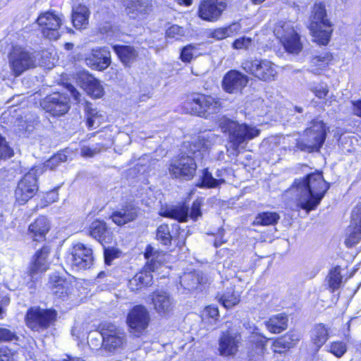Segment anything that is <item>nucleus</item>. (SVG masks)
<instances>
[{"mask_svg": "<svg viewBox=\"0 0 361 361\" xmlns=\"http://www.w3.org/2000/svg\"><path fill=\"white\" fill-rule=\"evenodd\" d=\"M329 185L322 173H312L294 182L293 189L296 192L297 206L307 213L319 204Z\"/></svg>", "mask_w": 361, "mask_h": 361, "instance_id": "f257e3e1", "label": "nucleus"}, {"mask_svg": "<svg viewBox=\"0 0 361 361\" xmlns=\"http://www.w3.org/2000/svg\"><path fill=\"white\" fill-rule=\"evenodd\" d=\"M205 152L204 142L200 138L185 142L180 154L169 166L170 175L176 178L192 179L197 169L196 160L202 159Z\"/></svg>", "mask_w": 361, "mask_h": 361, "instance_id": "f03ea898", "label": "nucleus"}, {"mask_svg": "<svg viewBox=\"0 0 361 361\" xmlns=\"http://www.w3.org/2000/svg\"><path fill=\"white\" fill-rule=\"evenodd\" d=\"M219 127L228 135L227 152L234 157L239 154L240 149L245 148L249 140L257 137L260 133L253 126L239 123L226 118L221 119Z\"/></svg>", "mask_w": 361, "mask_h": 361, "instance_id": "7ed1b4c3", "label": "nucleus"}, {"mask_svg": "<svg viewBox=\"0 0 361 361\" xmlns=\"http://www.w3.org/2000/svg\"><path fill=\"white\" fill-rule=\"evenodd\" d=\"M145 257L147 259L145 270L136 274L128 281V287L132 291L139 290L152 284L151 271H154L160 265L161 260L159 257H162V255L154 247L148 245L145 250Z\"/></svg>", "mask_w": 361, "mask_h": 361, "instance_id": "20e7f679", "label": "nucleus"}, {"mask_svg": "<svg viewBox=\"0 0 361 361\" xmlns=\"http://www.w3.org/2000/svg\"><path fill=\"white\" fill-rule=\"evenodd\" d=\"M326 136V128L323 121L313 119L305 132L303 137L297 141L296 147L305 152L319 151Z\"/></svg>", "mask_w": 361, "mask_h": 361, "instance_id": "39448f33", "label": "nucleus"}, {"mask_svg": "<svg viewBox=\"0 0 361 361\" xmlns=\"http://www.w3.org/2000/svg\"><path fill=\"white\" fill-rule=\"evenodd\" d=\"M310 30L314 41L323 45L328 44L331 34V23L322 3H315L312 8Z\"/></svg>", "mask_w": 361, "mask_h": 361, "instance_id": "423d86ee", "label": "nucleus"}, {"mask_svg": "<svg viewBox=\"0 0 361 361\" xmlns=\"http://www.w3.org/2000/svg\"><path fill=\"white\" fill-rule=\"evenodd\" d=\"M274 34L288 52L298 54L302 49L300 37L290 22H279L274 28Z\"/></svg>", "mask_w": 361, "mask_h": 361, "instance_id": "0eeeda50", "label": "nucleus"}, {"mask_svg": "<svg viewBox=\"0 0 361 361\" xmlns=\"http://www.w3.org/2000/svg\"><path fill=\"white\" fill-rule=\"evenodd\" d=\"M42 171L40 167H35L19 181L15 191V197L19 204H25L35 195L38 190L37 175Z\"/></svg>", "mask_w": 361, "mask_h": 361, "instance_id": "6e6552de", "label": "nucleus"}, {"mask_svg": "<svg viewBox=\"0 0 361 361\" xmlns=\"http://www.w3.org/2000/svg\"><path fill=\"white\" fill-rule=\"evenodd\" d=\"M57 313L53 310L31 307L26 314V324L29 328L39 331L47 329L56 320Z\"/></svg>", "mask_w": 361, "mask_h": 361, "instance_id": "1a4fd4ad", "label": "nucleus"}, {"mask_svg": "<svg viewBox=\"0 0 361 361\" xmlns=\"http://www.w3.org/2000/svg\"><path fill=\"white\" fill-rule=\"evenodd\" d=\"M242 68L247 73L266 82L274 80L277 75L275 65L268 60H247L242 63Z\"/></svg>", "mask_w": 361, "mask_h": 361, "instance_id": "9d476101", "label": "nucleus"}, {"mask_svg": "<svg viewBox=\"0 0 361 361\" xmlns=\"http://www.w3.org/2000/svg\"><path fill=\"white\" fill-rule=\"evenodd\" d=\"M102 345L111 352L121 348L126 343V334L119 327L111 323L101 324Z\"/></svg>", "mask_w": 361, "mask_h": 361, "instance_id": "9b49d317", "label": "nucleus"}, {"mask_svg": "<svg viewBox=\"0 0 361 361\" xmlns=\"http://www.w3.org/2000/svg\"><path fill=\"white\" fill-rule=\"evenodd\" d=\"M126 321L130 333L138 337L147 328L150 321V315L145 306L135 305L129 312Z\"/></svg>", "mask_w": 361, "mask_h": 361, "instance_id": "f8f14e48", "label": "nucleus"}, {"mask_svg": "<svg viewBox=\"0 0 361 361\" xmlns=\"http://www.w3.org/2000/svg\"><path fill=\"white\" fill-rule=\"evenodd\" d=\"M191 111L200 116L207 117V114L216 113L221 108L219 98L210 95H197L190 103Z\"/></svg>", "mask_w": 361, "mask_h": 361, "instance_id": "ddd939ff", "label": "nucleus"}, {"mask_svg": "<svg viewBox=\"0 0 361 361\" xmlns=\"http://www.w3.org/2000/svg\"><path fill=\"white\" fill-rule=\"evenodd\" d=\"M202 200H196L193 202L190 217L195 221L199 216H202L201 212ZM189 208L185 204L176 206L173 208L167 209L161 212V215L165 217H169L178 220L179 222H185L189 217Z\"/></svg>", "mask_w": 361, "mask_h": 361, "instance_id": "4468645a", "label": "nucleus"}, {"mask_svg": "<svg viewBox=\"0 0 361 361\" xmlns=\"http://www.w3.org/2000/svg\"><path fill=\"white\" fill-rule=\"evenodd\" d=\"M37 21L42 27V32L45 37L53 40L59 39L61 35L59 29L62 24L60 16L51 12H46L41 14Z\"/></svg>", "mask_w": 361, "mask_h": 361, "instance_id": "2eb2a0df", "label": "nucleus"}, {"mask_svg": "<svg viewBox=\"0 0 361 361\" xmlns=\"http://www.w3.org/2000/svg\"><path fill=\"white\" fill-rule=\"evenodd\" d=\"M225 0H202L199 6V17L206 21L216 22L226 10Z\"/></svg>", "mask_w": 361, "mask_h": 361, "instance_id": "dca6fc26", "label": "nucleus"}, {"mask_svg": "<svg viewBox=\"0 0 361 361\" xmlns=\"http://www.w3.org/2000/svg\"><path fill=\"white\" fill-rule=\"evenodd\" d=\"M67 260L73 267L80 269L90 268L94 260L92 250L82 243H78L73 246Z\"/></svg>", "mask_w": 361, "mask_h": 361, "instance_id": "f3484780", "label": "nucleus"}, {"mask_svg": "<svg viewBox=\"0 0 361 361\" xmlns=\"http://www.w3.org/2000/svg\"><path fill=\"white\" fill-rule=\"evenodd\" d=\"M41 106L47 112L54 116L64 115L68 112L70 105L69 99L59 92H54L41 102Z\"/></svg>", "mask_w": 361, "mask_h": 361, "instance_id": "a211bd4d", "label": "nucleus"}, {"mask_svg": "<svg viewBox=\"0 0 361 361\" xmlns=\"http://www.w3.org/2000/svg\"><path fill=\"white\" fill-rule=\"evenodd\" d=\"M10 66L16 76L35 66V60L32 54L20 49H15L10 55Z\"/></svg>", "mask_w": 361, "mask_h": 361, "instance_id": "6ab92c4d", "label": "nucleus"}, {"mask_svg": "<svg viewBox=\"0 0 361 361\" xmlns=\"http://www.w3.org/2000/svg\"><path fill=\"white\" fill-rule=\"evenodd\" d=\"M248 77L240 72L231 70L228 71L224 77L222 87L224 90L230 94H235L247 85Z\"/></svg>", "mask_w": 361, "mask_h": 361, "instance_id": "aec40b11", "label": "nucleus"}, {"mask_svg": "<svg viewBox=\"0 0 361 361\" xmlns=\"http://www.w3.org/2000/svg\"><path fill=\"white\" fill-rule=\"evenodd\" d=\"M85 63L92 69L104 70L111 63L110 52L106 48L92 49L85 57Z\"/></svg>", "mask_w": 361, "mask_h": 361, "instance_id": "412c9836", "label": "nucleus"}, {"mask_svg": "<svg viewBox=\"0 0 361 361\" xmlns=\"http://www.w3.org/2000/svg\"><path fill=\"white\" fill-rule=\"evenodd\" d=\"M241 336L237 333L223 332L219 340V350L221 355H234L238 350Z\"/></svg>", "mask_w": 361, "mask_h": 361, "instance_id": "4be33fe9", "label": "nucleus"}, {"mask_svg": "<svg viewBox=\"0 0 361 361\" xmlns=\"http://www.w3.org/2000/svg\"><path fill=\"white\" fill-rule=\"evenodd\" d=\"M49 251V248L44 246L38 250L33 256L28 271V274L32 279H37L40 274H43L49 269V264L47 259Z\"/></svg>", "mask_w": 361, "mask_h": 361, "instance_id": "5701e85b", "label": "nucleus"}, {"mask_svg": "<svg viewBox=\"0 0 361 361\" xmlns=\"http://www.w3.org/2000/svg\"><path fill=\"white\" fill-rule=\"evenodd\" d=\"M152 300L154 310L159 314L166 316L173 310V299L166 291H154L152 294Z\"/></svg>", "mask_w": 361, "mask_h": 361, "instance_id": "b1692460", "label": "nucleus"}, {"mask_svg": "<svg viewBox=\"0 0 361 361\" xmlns=\"http://www.w3.org/2000/svg\"><path fill=\"white\" fill-rule=\"evenodd\" d=\"M49 287L51 293L59 298H65L73 290L71 283L57 273L50 276Z\"/></svg>", "mask_w": 361, "mask_h": 361, "instance_id": "393cba45", "label": "nucleus"}, {"mask_svg": "<svg viewBox=\"0 0 361 361\" xmlns=\"http://www.w3.org/2000/svg\"><path fill=\"white\" fill-rule=\"evenodd\" d=\"M139 208L133 203H128L112 213L111 219L118 226L124 225L135 220L138 214Z\"/></svg>", "mask_w": 361, "mask_h": 361, "instance_id": "a878e982", "label": "nucleus"}, {"mask_svg": "<svg viewBox=\"0 0 361 361\" xmlns=\"http://www.w3.org/2000/svg\"><path fill=\"white\" fill-rule=\"evenodd\" d=\"M81 87L90 96L99 98L104 94V89L100 82L92 75L83 74L80 77Z\"/></svg>", "mask_w": 361, "mask_h": 361, "instance_id": "bb28decb", "label": "nucleus"}, {"mask_svg": "<svg viewBox=\"0 0 361 361\" xmlns=\"http://www.w3.org/2000/svg\"><path fill=\"white\" fill-rule=\"evenodd\" d=\"M90 235L103 245L111 243L112 240V233L107 228L106 224L99 220L92 223L90 227Z\"/></svg>", "mask_w": 361, "mask_h": 361, "instance_id": "cd10ccee", "label": "nucleus"}, {"mask_svg": "<svg viewBox=\"0 0 361 361\" xmlns=\"http://www.w3.org/2000/svg\"><path fill=\"white\" fill-rule=\"evenodd\" d=\"M49 230V224L45 216H39L29 226L31 238L36 241L44 240Z\"/></svg>", "mask_w": 361, "mask_h": 361, "instance_id": "c85d7f7f", "label": "nucleus"}, {"mask_svg": "<svg viewBox=\"0 0 361 361\" xmlns=\"http://www.w3.org/2000/svg\"><path fill=\"white\" fill-rule=\"evenodd\" d=\"M329 327L319 323L315 324L310 331V338L317 349H319L329 339Z\"/></svg>", "mask_w": 361, "mask_h": 361, "instance_id": "c756f323", "label": "nucleus"}, {"mask_svg": "<svg viewBox=\"0 0 361 361\" xmlns=\"http://www.w3.org/2000/svg\"><path fill=\"white\" fill-rule=\"evenodd\" d=\"M126 13L130 18H142L149 11L150 6L148 3L142 0L133 1L124 5Z\"/></svg>", "mask_w": 361, "mask_h": 361, "instance_id": "7c9ffc66", "label": "nucleus"}, {"mask_svg": "<svg viewBox=\"0 0 361 361\" xmlns=\"http://www.w3.org/2000/svg\"><path fill=\"white\" fill-rule=\"evenodd\" d=\"M205 282V279L202 272H190L184 274L180 280V283L183 288L192 290L197 286Z\"/></svg>", "mask_w": 361, "mask_h": 361, "instance_id": "2f4dec72", "label": "nucleus"}, {"mask_svg": "<svg viewBox=\"0 0 361 361\" xmlns=\"http://www.w3.org/2000/svg\"><path fill=\"white\" fill-rule=\"evenodd\" d=\"M288 319L285 314H278L271 317L266 321L267 329L273 334H279L288 327Z\"/></svg>", "mask_w": 361, "mask_h": 361, "instance_id": "473e14b6", "label": "nucleus"}, {"mask_svg": "<svg viewBox=\"0 0 361 361\" xmlns=\"http://www.w3.org/2000/svg\"><path fill=\"white\" fill-rule=\"evenodd\" d=\"M90 11L84 5H79L73 8L72 22L76 29L85 28L88 24Z\"/></svg>", "mask_w": 361, "mask_h": 361, "instance_id": "72a5a7b5", "label": "nucleus"}, {"mask_svg": "<svg viewBox=\"0 0 361 361\" xmlns=\"http://www.w3.org/2000/svg\"><path fill=\"white\" fill-rule=\"evenodd\" d=\"M173 228H175L176 233L171 231L167 224L160 225L157 230V239L158 241L164 245H169L171 244L172 240L176 241L177 238H179L181 235V233H179L177 235L179 226L176 225Z\"/></svg>", "mask_w": 361, "mask_h": 361, "instance_id": "f704fd0d", "label": "nucleus"}, {"mask_svg": "<svg viewBox=\"0 0 361 361\" xmlns=\"http://www.w3.org/2000/svg\"><path fill=\"white\" fill-rule=\"evenodd\" d=\"M298 341V336L293 333H288L284 336L275 340L272 345V350L276 353H282L294 345Z\"/></svg>", "mask_w": 361, "mask_h": 361, "instance_id": "c9c22d12", "label": "nucleus"}, {"mask_svg": "<svg viewBox=\"0 0 361 361\" xmlns=\"http://www.w3.org/2000/svg\"><path fill=\"white\" fill-rule=\"evenodd\" d=\"M114 49L123 63L128 66L137 56L136 50L130 46H114Z\"/></svg>", "mask_w": 361, "mask_h": 361, "instance_id": "e433bc0d", "label": "nucleus"}, {"mask_svg": "<svg viewBox=\"0 0 361 361\" xmlns=\"http://www.w3.org/2000/svg\"><path fill=\"white\" fill-rule=\"evenodd\" d=\"M85 112L88 128L94 129L99 127L102 123V118L97 109L93 108L90 103L86 102Z\"/></svg>", "mask_w": 361, "mask_h": 361, "instance_id": "4c0bfd02", "label": "nucleus"}, {"mask_svg": "<svg viewBox=\"0 0 361 361\" xmlns=\"http://www.w3.org/2000/svg\"><path fill=\"white\" fill-rule=\"evenodd\" d=\"M240 28L241 27L239 23H232L228 27L214 30L210 32L209 37L221 40L236 34L240 31Z\"/></svg>", "mask_w": 361, "mask_h": 361, "instance_id": "58836bf2", "label": "nucleus"}, {"mask_svg": "<svg viewBox=\"0 0 361 361\" xmlns=\"http://www.w3.org/2000/svg\"><path fill=\"white\" fill-rule=\"evenodd\" d=\"M219 302L226 309L236 305L240 301V295L235 293L232 288L224 293H219L216 295Z\"/></svg>", "mask_w": 361, "mask_h": 361, "instance_id": "ea45409f", "label": "nucleus"}, {"mask_svg": "<svg viewBox=\"0 0 361 361\" xmlns=\"http://www.w3.org/2000/svg\"><path fill=\"white\" fill-rule=\"evenodd\" d=\"M112 145V140L110 137L106 139L104 142L97 143L92 147L83 146L80 149V153L82 157H92L99 153L102 150L109 147Z\"/></svg>", "mask_w": 361, "mask_h": 361, "instance_id": "a19ab883", "label": "nucleus"}, {"mask_svg": "<svg viewBox=\"0 0 361 361\" xmlns=\"http://www.w3.org/2000/svg\"><path fill=\"white\" fill-rule=\"evenodd\" d=\"M280 219V216L275 212H264L259 213L255 217L254 224L256 225H275Z\"/></svg>", "mask_w": 361, "mask_h": 361, "instance_id": "79ce46f5", "label": "nucleus"}, {"mask_svg": "<svg viewBox=\"0 0 361 361\" xmlns=\"http://www.w3.org/2000/svg\"><path fill=\"white\" fill-rule=\"evenodd\" d=\"M361 240V227L353 225L350 222L346 230V238L345 243L347 247H350L358 243Z\"/></svg>", "mask_w": 361, "mask_h": 361, "instance_id": "37998d69", "label": "nucleus"}, {"mask_svg": "<svg viewBox=\"0 0 361 361\" xmlns=\"http://www.w3.org/2000/svg\"><path fill=\"white\" fill-rule=\"evenodd\" d=\"M329 286L332 291L337 290L340 288L342 282V276L341 274V268L336 267L330 271L328 275Z\"/></svg>", "mask_w": 361, "mask_h": 361, "instance_id": "c03bdc74", "label": "nucleus"}, {"mask_svg": "<svg viewBox=\"0 0 361 361\" xmlns=\"http://www.w3.org/2000/svg\"><path fill=\"white\" fill-rule=\"evenodd\" d=\"M224 182V180L223 179H216L213 178L212 173H209L207 169L203 170L201 183L202 187L215 188Z\"/></svg>", "mask_w": 361, "mask_h": 361, "instance_id": "a18cd8bd", "label": "nucleus"}, {"mask_svg": "<svg viewBox=\"0 0 361 361\" xmlns=\"http://www.w3.org/2000/svg\"><path fill=\"white\" fill-rule=\"evenodd\" d=\"M199 53L197 47L194 45L189 44L182 49L180 57L183 62H190Z\"/></svg>", "mask_w": 361, "mask_h": 361, "instance_id": "49530a36", "label": "nucleus"}, {"mask_svg": "<svg viewBox=\"0 0 361 361\" xmlns=\"http://www.w3.org/2000/svg\"><path fill=\"white\" fill-rule=\"evenodd\" d=\"M329 351L337 357H342L347 350V346L345 342L334 341L329 345Z\"/></svg>", "mask_w": 361, "mask_h": 361, "instance_id": "de8ad7c7", "label": "nucleus"}, {"mask_svg": "<svg viewBox=\"0 0 361 361\" xmlns=\"http://www.w3.org/2000/svg\"><path fill=\"white\" fill-rule=\"evenodd\" d=\"M184 35V30L183 27L173 25L169 27L166 32V36L168 39H174L176 40L179 39Z\"/></svg>", "mask_w": 361, "mask_h": 361, "instance_id": "09e8293b", "label": "nucleus"}, {"mask_svg": "<svg viewBox=\"0 0 361 361\" xmlns=\"http://www.w3.org/2000/svg\"><path fill=\"white\" fill-rule=\"evenodd\" d=\"M99 332H90L87 336V343L90 345V346L92 347V348H97L102 344L101 326H99Z\"/></svg>", "mask_w": 361, "mask_h": 361, "instance_id": "8fccbe9b", "label": "nucleus"}, {"mask_svg": "<svg viewBox=\"0 0 361 361\" xmlns=\"http://www.w3.org/2000/svg\"><path fill=\"white\" fill-rule=\"evenodd\" d=\"M13 155V149L7 145L5 139L0 135V159L10 158Z\"/></svg>", "mask_w": 361, "mask_h": 361, "instance_id": "3c124183", "label": "nucleus"}, {"mask_svg": "<svg viewBox=\"0 0 361 361\" xmlns=\"http://www.w3.org/2000/svg\"><path fill=\"white\" fill-rule=\"evenodd\" d=\"M251 341L253 344L255 345L257 348V353L259 355H262L264 353L267 341L266 338L259 335H254L252 336Z\"/></svg>", "mask_w": 361, "mask_h": 361, "instance_id": "603ef678", "label": "nucleus"}, {"mask_svg": "<svg viewBox=\"0 0 361 361\" xmlns=\"http://www.w3.org/2000/svg\"><path fill=\"white\" fill-rule=\"evenodd\" d=\"M252 39L247 37H242L236 39L233 43V48L235 49H247L252 44Z\"/></svg>", "mask_w": 361, "mask_h": 361, "instance_id": "864d4df0", "label": "nucleus"}, {"mask_svg": "<svg viewBox=\"0 0 361 361\" xmlns=\"http://www.w3.org/2000/svg\"><path fill=\"white\" fill-rule=\"evenodd\" d=\"M350 222L353 225L361 227V204H358L353 209Z\"/></svg>", "mask_w": 361, "mask_h": 361, "instance_id": "5fc2aeb1", "label": "nucleus"}, {"mask_svg": "<svg viewBox=\"0 0 361 361\" xmlns=\"http://www.w3.org/2000/svg\"><path fill=\"white\" fill-rule=\"evenodd\" d=\"M310 89L314 93L315 96L320 99L324 98L329 92L326 84H318Z\"/></svg>", "mask_w": 361, "mask_h": 361, "instance_id": "6e6d98bb", "label": "nucleus"}, {"mask_svg": "<svg viewBox=\"0 0 361 361\" xmlns=\"http://www.w3.org/2000/svg\"><path fill=\"white\" fill-rule=\"evenodd\" d=\"M104 255L105 263L110 265L112 260L118 257V252L113 247L104 248Z\"/></svg>", "mask_w": 361, "mask_h": 361, "instance_id": "4d7b16f0", "label": "nucleus"}, {"mask_svg": "<svg viewBox=\"0 0 361 361\" xmlns=\"http://www.w3.org/2000/svg\"><path fill=\"white\" fill-rule=\"evenodd\" d=\"M17 339L16 335L11 330L0 327V341H11Z\"/></svg>", "mask_w": 361, "mask_h": 361, "instance_id": "13d9d810", "label": "nucleus"}, {"mask_svg": "<svg viewBox=\"0 0 361 361\" xmlns=\"http://www.w3.org/2000/svg\"><path fill=\"white\" fill-rule=\"evenodd\" d=\"M203 314L204 317L211 318L214 321H216L219 317L218 308L212 305L207 306L204 309Z\"/></svg>", "mask_w": 361, "mask_h": 361, "instance_id": "bf43d9fd", "label": "nucleus"}, {"mask_svg": "<svg viewBox=\"0 0 361 361\" xmlns=\"http://www.w3.org/2000/svg\"><path fill=\"white\" fill-rule=\"evenodd\" d=\"M331 59V56L326 55L324 56H317L312 59V63L315 66H319L321 68L324 67Z\"/></svg>", "mask_w": 361, "mask_h": 361, "instance_id": "052dcab7", "label": "nucleus"}, {"mask_svg": "<svg viewBox=\"0 0 361 361\" xmlns=\"http://www.w3.org/2000/svg\"><path fill=\"white\" fill-rule=\"evenodd\" d=\"M0 361H16L13 354L6 347H0Z\"/></svg>", "mask_w": 361, "mask_h": 361, "instance_id": "680f3d73", "label": "nucleus"}, {"mask_svg": "<svg viewBox=\"0 0 361 361\" xmlns=\"http://www.w3.org/2000/svg\"><path fill=\"white\" fill-rule=\"evenodd\" d=\"M66 88L70 92L71 95L73 97V98L75 102H80L81 94L73 85H71L70 83H67L66 85Z\"/></svg>", "mask_w": 361, "mask_h": 361, "instance_id": "e2e57ef3", "label": "nucleus"}, {"mask_svg": "<svg viewBox=\"0 0 361 361\" xmlns=\"http://www.w3.org/2000/svg\"><path fill=\"white\" fill-rule=\"evenodd\" d=\"M59 164V157H56V155H54L46 161L44 166L47 169L52 170L55 169Z\"/></svg>", "mask_w": 361, "mask_h": 361, "instance_id": "0e129e2a", "label": "nucleus"}, {"mask_svg": "<svg viewBox=\"0 0 361 361\" xmlns=\"http://www.w3.org/2000/svg\"><path fill=\"white\" fill-rule=\"evenodd\" d=\"M353 112L355 115L361 117V99L352 102Z\"/></svg>", "mask_w": 361, "mask_h": 361, "instance_id": "69168bd1", "label": "nucleus"}, {"mask_svg": "<svg viewBox=\"0 0 361 361\" xmlns=\"http://www.w3.org/2000/svg\"><path fill=\"white\" fill-rule=\"evenodd\" d=\"M62 361H85V360L80 357L67 356V357L63 359Z\"/></svg>", "mask_w": 361, "mask_h": 361, "instance_id": "338daca9", "label": "nucleus"}, {"mask_svg": "<svg viewBox=\"0 0 361 361\" xmlns=\"http://www.w3.org/2000/svg\"><path fill=\"white\" fill-rule=\"evenodd\" d=\"M178 4H183L185 6H190L192 4V0H176Z\"/></svg>", "mask_w": 361, "mask_h": 361, "instance_id": "774afa93", "label": "nucleus"}]
</instances>
